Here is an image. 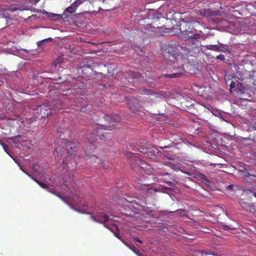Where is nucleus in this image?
<instances>
[{"mask_svg": "<svg viewBox=\"0 0 256 256\" xmlns=\"http://www.w3.org/2000/svg\"><path fill=\"white\" fill-rule=\"evenodd\" d=\"M177 214L180 216H186V211L184 209H179L176 210V212Z\"/></svg>", "mask_w": 256, "mask_h": 256, "instance_id": "obj_23", "label": "nucleus"}, {"mask_svg": "<svg viewBox=\"0 0 256 256\" xmlns=\"http://www.w3.org/2000/svg\"><path fill=\"white\" fill-rule=\"evenodd\" d=\"M104 118L108 123L106 124H96L94 127V132L92 133V136H89L88 140L91 144H93L94 140L92 138L97 136L100 138L101 140H105L106 138H111V133L109 132H103L102 130H106V128H110L113 126L114 122H117L120 120V116L118 114H113L112 116L105 115Z\"/></svg>", "mask_w": 256, "mask_h": 256, "instance_id": "obj_2", "label": "nucleus"}, {"mask_svg": "<svg viewBox=\"0 0 256 256\" xmlns=\"http://www.w3.org/2000/svg\"><path fill=\"white\" fill-rule=\"evenodd\" d=\"M86 160H90V163L94 165V166H96L95 164H100L102 163V161L99 158L97 157L96 156H89L85 152L84 154L82 156Z\"/></svg>", "mask_w": 256, "mask_h": 256, "instance_id": "obj_14", "label": "nucleus"}, {"mask_svg": "<svg viewBox=\"0 0 256 256\" xmlns=\"http://www.w3.org/2000/svg\"><path fill=\"white\" fill-rule=\"evenodd\" d=\"M114 226L116 230H118V228L117 226H116V225H114Z\"/></svg>", "mask_w": 256, "mask_h": 256, "instance_id": "obj_43", "label": "nucleus"}, {"mask_svg": "<svg viewBox=\"0 0 256 256\" xmlns=\"http://www.w3.org/2000/svg\"><path fill=\"white\" fill-rule=\"evenodd\" d=\"M233 186L232 185H230L228 186L227 188L228 190H232V188Z\"/></svg>", "mask_w": 256, "mask_h": 256, "instance_id": "obj_35", "label": "nucleus"}, {"mask_svg": "<svg viewBox=\"0 0 256 256\" xmlns=\"http://www.w3.org/2000/svg\"><path fill=\"white\" fill-rule=\"evenodd\" d=\"M114 235H115V236H116V237H117V238H119V235H120V234H114Z\"/></svg>", "mask_w": 256, "mask_h": 256, "instance_id": "obj_41", "label": "nucleus"}, {"mask_svg": "<svg viewBox=\"0 0 256 256\" xmlns=\"http://www.w3.org/2000/svg\"><path fill=\"white\" fill-rule=\"evenodd\" d=\"M246 170L244 168H242L238 169V171L240 172H246Z\"/></svg>", "mask_w": 256, "mask_h": 256, "instance_id": "obj_32", "label": "nucleus"}, {"mask_svg": "<svg viewBox=\"0 0 256 256\" xmlns=\"http://www.w3.org/2000/svg\"><path fill=\"white\" fill-rule=\"evenodd\" d=\"M238 80L240 82H238L236 84V88L240 92L244 94L246 91L248 89V88L256 86V76H250L248 80L249 82L246 80V79L242 76L238 78Z\"/></svg>", "mask_w": 256, "mask_h": 256, "instance_id": "obj_5", "label": "nucleus"}, {"mask_svg": "<svg viewBox=\"0 0 256 256\" xmlns=\"http://www.w3.org/2000/svg\"><path fill=\"white\" fill-rule=\"evenodd\" d=\"M75 146H70V148L68 149V153L70 154H74L75 152Z\"/></svg>", "mask_w": 256, "mask_h": 256, "instance_id": "obj_25", "label": "nucleus"}, {"mask_svg": "<svg viewBox=\"0 0 256 256\" xmlns=\"http://www.w3.org/2000/svg\"><path fill=\"white\" fill-rule=\"evenodd\" d=\"M133 251H134L136 254V250H133Z\"/></svg>", "mask_w": 256, "mask_h": 256, "instance_id": "obj_46", "label": "nucleus"}, {"mask_svg": "<svg viewBox=\"0 0 256 256\" xmlns=\"http://www.w3.org/2000/svg\"><path fill=\"white\" fill-rule=\"evenodd\" d=\"M60 60H56L54 62V66H55V67H56V66L57 63H58V62H59V63H60Z\"/></svg>", "mask_w": 256, "mask_h": 256, "instance_id": "obj_34", "label": "nucleus"}, {"mask_svg": "<svg viewBox=\"0 0 256 256\" xmlns=\"http://www.w3.org/2000/svg\"><path fill=\"white\" fill-rule=\"evenodd\" d=\"M162 14H154L152 16L151 18H152L153 20H158L160 19V18H162Z\"/></svg>", "mask_w": 256, "mask_h": 256, "instance_id": "obj_24", "label": "nucleus"}, {"mask_svg": "<svg viewBox=\"0 0 256 256\" xmlns=\"http://www.w3.org/2000/svg\"><path fill=\"white\" fill-rule=\"evenodd\" d=\"M230 90L231 91L236 86L235 82L234 81L230 82Z\"/></svg>", "mask_w": 256, "mask_h": 256, "instance_id": "obj_28", "label": "nucleus"}, {"mask_svg": "<svg viewBox=\"0 0 256 256\" xmlns=\"http://www.w3.org/2000/svg\"><path fill=\"white\" fill-rule=\"evenodd\" d=\"M156 97H158V96H159V94H156Z\"/></svg>", "mask_w": 256, "mask_h": 256, "instance_id": "obj_44", "label": "nucleus"}, {"mask_svg": "<svg viewBox=\"0 0 256 256\" xmlns=\"http://www.w3.org/2000/svg\"><path fill=\"white\" fill-rule=\"evenodd\" d=\"M228 228H230L228 226H224V230H228Z\"/></svg>", "mask_w": 256, "mask_h": 256, "instance_id": "obj_42", "label": "nucleus"}, {"mask_svg": "<svg viewBox=\"0 0 256 256\" xmlns=\"http://www.w3.org/2000/svg\"><path fill=\"white\" fill-rule=\"evenodd\" d=\"M218 23L226 28H230L233 22L222 18H219L218 20Z\"/></svg>", "mask_w": 256, "mask_h": 256, "instance_id": "obj_16", "label": "nucleus"}, {"mask_svg": "<svg viewBox=\"0 0 256 256\" xmlns=\"http://www.w3.org/2000/svg\"><path fill=\"white\" fill-rule=\"evenodd\" d=\"M181 45L176 46L174 44H164L162 46V50L164 58L169 61L175 63V61L178 62V56H180V50L182 52V54L186 56L184 54L183 52L179 47Z\"/></svg>", "mask_w": 256, "mask_h": 256, "instance_id": "obj_3", "label": "nucleus"}, {"mask_svg": "<svg viewBox=\"0 0 256 256\" xmlns=\"http://www.w3.org/2000/svg\"><path fill=\"white\" fill-rule=\"evenodd\" d=\"M82 4L81 0H76L70 6L67 8L62 14H52L53 16H57L64 20H67L70 17L76 10L77 8Z\"/></svg>", "mask_w": 256, "mask_h": 256, "instance_id": "obj_7", "label": "nucleus"}, {"mask_svg": "<svg viewBox=\"0 0 256 256\" xmlns=\"http://www.w3.org/2000/svg\"><path fill=\"white\" fill-rule=\"evenodd\" d=\"M200 13L201 15L209 17L215 16L220 15V11L218 10H212L211 8H202L200 10Z\"/></svg>", "mask_w": 256, "mask_h": 256, "instance_id": "obj_11", "label": "nucleus"}, {"mask_svg": "<svg viewBox=\"0 0 256 256\" xmlns=\"http://www.w3.org/2000/svg\"><path fill=\"white\" fill-rule=\"evenodd\" d=\"M205 48H206V49L214 50V52H218V45H212V44H209L204 46Z\"/></svg>", "mask_w": 256, "mask_h": 256, "instance_id": "obj_22", "label": "nucleus"}, {"mask_svg": "<svg viewBox=\"0 0 256 256\" xmlns=\"http://www.w3.org/2000/svg\"><path fill=\"white\" fill-rule=\"evenodd\" d=\"M153 26L154 28H158L161 27V26H158V24H156V26Z\"/></svg>", "mask_w": 256, "mask_h": 256, "instance_id": "obj_38", "label": "nucleus"}, {"mask_svg": "<svg viewBox=\"0 0 256 256\" xmlns=\"http://www.w3.org/2000/svg\"><path fill=\"white\" fill-rule=\"evenodd\" d=\"M172 18L175 21H176V19L180 20L179 30L182 36L188 40V44L179 46L184 54L187 56H193L194 54H198L202 46L201 40L206 38L205 36L202 34L201 31L200 33L196 32V28L200 25V22L190 16L188 12L182 14L174 12L172 15Z\"/></svg>", "mask_w": 256, "mask_h": 256, "instance_id": "obj_1", "label": "nucleus"}, {"mask_svg": "<svg viewBox=\"0 0 256 256\" xmlns=\"http://www.w3.org/2000/svg\"><path fill=\"white\" fill-rule=\"evenodd\" d=\"M127 104L131 111L135 112L138 106V100L134 97H131L128 99Z\"/></svg>", "mask_w": 256, "mask_h": 256, "instance_id": "obj_15", "label": "nucleus"}, {"mask_svg": "<svg viewBox=\"0 0 256 256\" xmlns=\"http://www.w3.org/2000/svg\"><path fill=\"white\" fill-rule=\"evenodd\" d=\"M174 71L172 74H164V76L166 78H174L184 75L186 72L183 66H180L178 68L174 67Z\"/></svg>", "mask_w": 256, "mask_h": 256, "instance_id": "obj_12", "label": "nucleus"}, {"mask_svg": "<svg viewBox=\"0 0 256 256\" xmlns=\"http://www.w3.org/2000/svg\"><path fill=\"white\" fill-rule=\"evenodd\" d=\"M216 58L220 60H224L225 59V57L223 54H220L216 56Z\"/></svg>", "mask_w": 256, "mask_h": 256, "instance_id": "obj_29", "label": "nucleus"}, {"mask_svg": "<svg viewBox=\"0 0 256 256\" xmlns=\"http://www.w3.org/2000/svg\"><path fill=\"white\" fill-rule=\"evenodd\" d=\"M209 111H210V110H209L208 109V110H207V112H210Z\"/></svg>", "mask_w": 256, "mask_h": 256, "instance_id": "obj_47", "label": "nucleus"}, {"mask_svg": "<svg viewBox=\"0 0 256 256\" xmlns=\"http://www.w3.org/2000/svg\"><path fill=\"white\" fill-rule=\"evenodd\" d=\"M246 210L250 211L254 214L256 212V206H255L253 203H250Z\"/></svg>", "mask_w": 256, "mask_h": 256, "instance_id": "obj_21", "label": "nucleus"}, {"mask_svg": "<svg viewBox=\"0 0 256 256\" xmlns=\"http://www.w3.org/2000/svg\"><path fill=\"white\" fill-rule=\"evenodd\" d=\"M224 78H225V80H226V84H228L229 83H230V78H228V76H226Z\"/></svg>", "mask_w": 256, "mask_h": 256, "instance_id": "obj_31", "label": "nucleus"}, {"mask_svg": "<svg viewBox=\"0 0 256 256\" xmlns=\"http://www.w3.org/2000/svg\"><path fill=\"white\" fill-rule=\"evenodd\" d=\"M199 253L200 254V256H218L216 254H212L209 253L203 252H200Z\"/></svg>", "mask_w": 256, "mask_h": 256, "instance_id": "obj_27", "label": "nucleus"}, {"mask_svg": "<svg viewBox=\"0 0 256 256\" xmlns=\"http://www.w3.org/2000/svg\"><path fill=\"white\" fill-rule=\"evenodd\" d=\"M48 192L55 194L56 196H58L62 200L66 202L65 198L64 197L60 196L58 194L54 192L50 191V190H48Z\"/></svg>", "mask_w": 256, "mask_h": 256, "instance_id": "obj_26", "label": "nucleus"}, {"mask_svg": "<svg viewBox=\"0 0 256 256\" xmlns=\"http://www.w3.org/2000/svg\"><path fill=\"white\" fill-rule=\"evenodd\" d=\"M136 76L134 78V79H136L137 77L138 78V76H140V74H138V73H136V74H135Z\"/></svg>", "mask_w": 256, "mask_h": 256, "instance_id": "obj_37", "label": "nucleus"}, {"mask_svg": "<svg viewBox=\"0 0 256 256\" xmlns=\"http://www.w3.org/2000/svg\"><path fill=\"white\" fill-rule=\"evenodd\" d=\"M148 24H146V26H148ZM149 26H152V24H150Z\"/></svg>", "mask_w": 256, "mask_h": 256, "instance_id": "obj_45", "label": "nucleus"}, {"mask_svg": "<svg viewBox=\"0 0 256 256\" xmlns=\"http://www.w3.org/2000/svg\"><path fill=\"white\" fill-rule=\"evenodd\" d=\"M25 9L23 8V6H20L16 8H13L11 6H8L6 8H0V16L8 18L9 17L8 12H14L17 10H23Z\"/></svg>", "mask_w": 256, "mask_h": 256, "instance_id": "obj_10", "label": "nucleus"}, {"mask_svg": "<svg viewBox=\"0 0 256 256\" xmlns=\"http://www.w3.org/2000/svg\"><path fill=\"white\" fill-rule=\"evenodd\" d=\"M124 200L130 204H134L137 206L142 207L144 206V205L146 204V198L144 197H141L140 198H138L130 196H126L124 198Z\"/></svg>", "mask_w": 256, "mask_h": 256, "instance_id": "obj_8", "label": "nucleus"}, {"mask_svg": "<svg viewBox=\"0 0 256 256\" xmlns=\"http://www.w3.org/2000/svg\"><path fill=\"white\" fill-rule=\"evenodd\" d=\"M91 218L95 222L104 224V226L110 230V228L106 226L105 223L108 221L109 216L104 214V213H100L96 215V216H91Z\"/></svg>", "mask_w": 256, "mask_h": 256, "instance_id": "obj_9", "label": "nucleus"}, {"mask_svg": "<svg viewBox=\"0 0 256 256\" xmlns=\"http://www.w3.org/2000/svg\"><path fill=\"white\" fill-rule=\"evenodd\" d=\"M250 174H248V172H246V174H244V176H249Z\"/></svg>", "mask_w": 256, "mask_h": 256, "instance_id": "obj_39", "label": "nucleus"}, {"mask_svg": "<svg viewBox=\"0 0 256 256\" xmlns=\"http://www.w3.org/2000/svg\"><path fill=\"white\" fill-rule=\"evenodd\" d=\"M130 148L133 150H138L140 152L146 154V156L150 159L154 158L158 150L152 146L149 142L144 143V146H140L138 144H130Z\"/></svg>", "mask_w": 256, "mask_h": 256, "instance_id": "obj_4", "label": "nucleus"}, {"mask_svg": "<svg viewBox=\"0 0 256 256\" xmlns=\"http://www.w3.org/2000/svg\"><path fill=\"white\" fill-rule=\"evenodd\" d=\"M238 202L240 206L245 210H246L250 204L246 202L244 198H238Z\"/></svg>", "mask_w": 256, "mask_h": 256, "instance_id": "obj_17", "label": "nucleus"}, {"mask_svg": "<svg viewBox=\"0 0 256 256\" xmlns=\"http://www.w3.org/2000/svg\"><path fill=\"white\" fill-rule=\"evenodd\" d=\"M48 40H48H47V39H45V40H42L41 42H38V46H40V45H41V44H42L43 42H44V41H46V40Z\"/></svg>", "mask_w": 256, "mask_h": 256, "instance_id": "obj_33", "label": "nucleus"}, {"mask_svg": "<svg viewBox=\"0 0 256 256\" xmlns=\"http://www.w3.org/2000/svg\"><path fill=\"white\" fill-rule=\"evenodd\" d=\"M249 192L253 194V196L256 198V190H249Z\"/></svg>", "mask_w": 256, "mask_h": 256, "instance_id": "obj_30", "label": "nucleus"}, {"mask_svg": "<svg viewBox=\"0 0 256 256\" xmlns=\"http://www.w3.org/2000/svg\"><path fill=\"white\" fill-rule=\"evenodd\" d=\"M138 92L142 94H146V95H152L153 92L151 90L146 89V88H142L140 89Z\"/></svg>", "mask_w": 256, "mask_h": 256, "instance_id": "obj_20", "label": "nucleus"}, {"mask_svg": "<svg viewBox=\"0 0 256 256\" xmlns=\"http://www.w3.org/2000/svg\"><path fill=\"white\" fill-rule=\"evenodd\" d=\"M39 108L40 112L43 118L47 117L51 113V107L47 104L40 106Z\"/></svg>", "mask_w": 256, "mask_h": 256, "instance_id": "obj_13", "label": "nucleus"}, {"mask_svg": "<svg viewBox=\"0 0 256 256\" xmlns=\"http://www.w3.org/2000/svg\"><path fill=\"white\" fill-rule=\"evenodd\" d=\"M135 240L136 242H142L138 238H135Z\"/></svg>", "mask_w": 256, "mask_h": 256, "instance_id": "obj_36", "label": "nucleus"}, {"mask_svg": "<svg viewBox=\"0 0 256 256\" xmlns=\"http://www.w3.org/2000/svg\"><path fill=\"white\" fill-rule=\"evenodd\" d=\"M29 176H30V178H32L40 186H41L42 188H48V186L47 184L44 183V182H42L36 178H34V177H32L30 174H26Z\"/></svg>", "mask_w": 256, "mask_h": 256, "instance_id": "obj_18", "label": "nucleus"}, {"mask_svg": "<svg viewBox=\"0 0 256 256\" xmlns=\"http://www.w3.org/2000/svg\"><path fill=\"white\" fill-rule=\"evenodd\" d=\"M127 154L132 156V158L130 160L129 162L131 168L134 170H136L138 168H140L144 172L145 169L148 170L150 168V166L146 162L138 158L136 154L129 152H128Z\"/></svg>", "mask_w": 256, "mask_h": 256, "instance_id": "obj_6", "label": "nucleus"}, {"mask_svg": "<svg viewBox=\"0 0 256 256\" xmlns=\"http://www.w3.org/2000/svg\"><path fill=\"white\" fill-rule=\"evenodd\" d=\"M218 52H229L230 50L228 48V46L227 45H225L222 44H218Z\"/></svg>", "mask_w": 256, "mask_h": 256, "instance_id": "obj_19", "label": "nucleus"}, {"mask_svg": "<svg viewBox=\"0 0 256 256\" xmlns=\"http://www.w3.org/2000/svg\"><path fill=\"white\" fill-rule=\"evenodd\" d=\"M169 174L168 172H162V176H166V175H168Z\"/></svg>", "mask_w": 256, "mask_h": 256, "instance_id": "obj_40", "label": "nucleus"}]
</instances>
